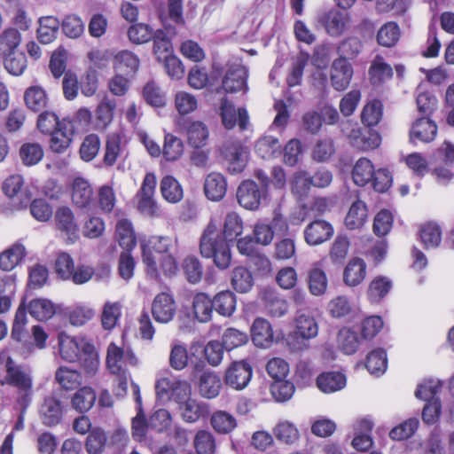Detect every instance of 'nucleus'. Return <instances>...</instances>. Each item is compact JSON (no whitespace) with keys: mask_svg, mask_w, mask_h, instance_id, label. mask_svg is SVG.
I'll return each instance as SVG.
<instances>
[{"mask_svg":"<svg viewBox=\"0 0 454 454\" xmlns=\"http://www.w3.org/2000/svg\"><path fill=\"white\" fill-rule=\"evenodd\" d=\"M215 310L222 316L230 317L236 309V296L231 291H223L217 294L214 300Z\"/></svg>","mask_w":454,"mask_h":454,"instance_id":"49530a36","label":"nucleus"},{"mask_svg":"<svg viewBox=\"0 0 454 454\" xmlns=\"http://www.w3.org/2000/svg\"><path fill=\"white\" fill-rule=\"evenodd\" d=\"M365 366L371 374H383L387 366V355L384 349L378 348L367 356Z\"/></svg>","mask_w":454,"mask_h":454,"instance_id":"680f3d73","label":"nucleus"},{"mask_svg":"<svg viewBox=\"0 0 454 454\" xmlns=\"http://www.w3.org/2000/svg\"><path fill=\"white\" fill-rule=\"evenodd\" d=\"M55 380L62 389L71 391L82 385V375L76 370L60 366L55 372Z\"/></svg>","mask_w":454,"mask_h":454,"instance_id":"c85d7f7f","label":"nucleus"},{"mask_svg":"<svg viewBox=\"0 0 454 454\" xmlns=\"http://www.w3.org/2000/svg\"><path fill=\"white\" fill-rule=\"evenodd\" d=\"M90 341L84 337H74L60 333L58 336L59 354L67 363H75L81 358V354L89 347Z\"/></svg>","mask_w":454,"mask_h":454,"instance_id":"20e7f679","label":"nucleus"},{"mask_svg":"<svg viewBox=\"0 0 454 454\" xmlns=\"http://www.w3.org/2000/svg\"><path fill=\"white\" fill-rule=\"evenodd\" d=\"M48 135L51 137L49 141L51 151L59 154L66 153L73 140L74 128L72 122L69 121L67 123H62L59 129Z\"/></svg>","mask_w":454,"mask_h":454,"instance_id":"a211bd4d","label":"nucleus"},{"mask_svg":"<svg viewBox=\"0 0 454 454\" xmlns=\"http://www.w3.org/2000/svg\"><path fill=\"white\" fill-rule=\"evenodd\" d=\"M253 342L261 348H267L272 341L273 333L270 323L262 318H256L251 327Z\"/></svg>","mask_w":454,"mask_h":454,"instance_id":"cd10ccee","label":"nucleus"},{"mask_svg":"<svg viewBox=\"0 0 454 454\" xmlns=\"http://www.w3.org/2000/svg\"><path fill=\"white\" fill-rule=\"evenodd\" d=\"M137 365V359L133 352L127 350L112 342L107 347L106 366L112 374L127 372V365Z\"/></svg>","mask_w":454,"mask_h":454,"instance_id":"39448f33","label":"nucleus"},{"mask_svg":"<svg viewBox=\"0 0 454 454\" xmlns=\"http://www.w3.org/2000/svg\"><path fill=\"white\" fill-rule=\"evenodd\" d=\"M366 277V263L361 258H353L343 270V282L346 286L355 287L363 283Z\"/></svg>","mask_w":454,"mask_h":454,"instance_id":"412c9836","label":"nucleus"},{"mask_svg":"<svg viewBox=\"0 0 454 454\" xmlns=\"http://www.w3.org/2000/svg\"><path fill=\"white\" fill-rule=\"evenodd\" d=\"M116 238L121 247L131 250L136 246V237L131 223L127 219H121L116 224Z\"/></svg>","mask_w":454,"mask_h":454,"instance_id":"603ef678","label":"nucleus"},{"mask_svg":"<svg viewBox=\"0 0 454 454\" xmlns=\"http://www.w3.org/2000/svg\"><path fill=\"white\" fill-rule=\"evenodd\" d=\"M437 133V126L434 121L427 118L418 119L413 124L410 131L411 140L427 143L432 141Z\"/></svg>","mask_w":454,"mask_h":454,"instance_id":"5701e85b","label":"nucleus"},{"mask_svg":"<svg viewBox=\"0 0 454 454\" xmlns=\"http://www.w3.org/2000/svg\"><path fill=\"white\" fill-rule=\"evenodd\" d=\"M160 190L162 197L169 203H176L184 196L181 184L172 176H165L161 179Z\"/></svg>","mask_w":454,"mask_h":454,"instance_id":"e433bc0d","label":"nucleus"},{"mask_svg":"<svg viewBox=\"0 0 454 454\" xmlns=\"http://www.w3.org/2000/svg\"><path fill=\"white\" fill-rule=\"evenodd\" d=\"M222 388L220 377L213 372H203L199 380V391L205 398L216 397Z\"/></svg>","mask_w":454,"mask_h":454,"instance_id":"bb28decb","label":"nucleus"},{"mask_svg":"<svg viewBox=\"0 0 454 454\" xmlns=\"http://www.w3.org/2000/svg\"><path fill=\"white\" fill-rule=\"evenodd\" d=\"M6 382L18 387L21 392H27L32 387L30 376L21 368L16 366L12 359L6 362Z\"/></svg>","mask_w":454,"mask_h":454,"instance_id":"b1692460","label":"nucleus"},{"mask_svg":"<svg viewBox=\"0 0 454 454\" xmlns=\"http://www.w3.org/2000/svg\"><path fill=\"white\" fill-rule=\"evenodd\" d=\"M223 155L227 164V169L231 174H238L244 170L248 160L247 147L239 143H231L224 145Z\"/></svg>","mask_w":454,"mask_h":454,"instance_id":"f8f14e48","label":"nucleus"},{"mask_svg":"<svg viewBox=\"0 0 454 454\" xmlns=\"http://www.w3.org/2000/svg\"><path fill=\"white\" fill-rule=\"evenodd\" d=\"M59 21L54 16H45L39 20L37 29L38 39L42 43L47 44L56 39L59 28Z\"/></svg>","mask_w":454,"mask_h":454,"instance_id":"2f4dec72","label":"nucleus"},{"mask_svg":"<svg viewBox=\"0 0 454 454\" xmlns=\"http://www.w3.org/2000/svg\"><path fill=\"white\" fill-rule=\"evenodd\" d=\"M184 129L189 145L199 149L207 145L209 131L205 123L200 121H190Z\"/></svg>","mask_w":454,"mask_h":454,"instance_id":"393cba45","label":"nucleus"},{"mask_svg":"<svg viewBox=\"0 0 454 454\" xmlns=\"http://www.w3.org/2000/svg\"><path fill=\"white\" fill-rule=\"evenodd\" d=\"M24 100L27 108L33 112H39L48 104V96L43 88L30 86L24 93Z\"/></svg>","mask_w":454,"mask_h":454,"instance_id":"f704fd0d","label":"nucleus"},{"mask_svg":"<svg viewBox=\"0 0 454 454\" xmlns=\"http://www.w3.org/2000/svg\"><path fill=\"white\" fill-rule=\"evenodd\" d=\"M400 36L401 30L397 23L388 21L380 27L376 39L380 45L390 48L397 43Z\"/></svg>","mask_w":454,"mask_h":454,"instance_id":"58836bf2","label":"nucleus"},{"mask_svg":"<svg viewBox=\"0 0 454 454\" xmlns=\"http://www.w3.org/2000/svg\"><path fill=\"white\" fill-rule=\"evenodd\" d=\"M107 442V436L101 428L92 429L85 442V448L89 454H100L104 450Z\"/></svg>","mask_w":454,"mask_h":454,"instance_id":"338daca9","label":"nucleus"},{"mask_svg":"<svg viewBox=\"0 0 454 454\" xmlns=\"http://www.w3.org/2000/svg\"><path fill=\"white\" fill-rule=\"evenodd\" d=\"M151 311L155 321L161 324L169 323L176 312L174 296L168 292L158 294L152 302Z\"/></svg>","mask_w":454,"mask_h":454,"instance_id":"6e6552de","label":"nucleus"},{"mask_svg":"<svg viewBox=\"0 0 454 454\" xmlns=\"http://www.w3.org/2000/svg\"><path fill=\"white\" fill-rule=\"evenodd\" d=\"M367 207L362 200L355 201L345 218V224L349 230L361 228L367 219Z\"/></svg>","mask_w":454,"mask_h":454,"instance_id":"72a5a7b5","label":"nucleus"},{"mask_svg":"<svg viewBox=\"0 0 454 454\" xmlns=\"http://www.w3.org/2000/svg\"><path fill=\"white\" fill-rule=\"evenodd\" d=\"M353 67L352 65L344 59L338 58L333 60L330 70V80L332 86L338 91L345 90L352 79Z\"/></svg>","mask_w":454,"mask_h":454,"instance_id":"4468645a","label":"nucleus"},{"mask_svg":"<svg viewBox=\"0 0 454 454\" xmlns=\"http://www.w3.org/2000/svg\"><path fill=\"white\" fill-rule=\"evenodd\" d=\"M369 75L373 84H380L392 77L393 70L392 67L384 61L382 57L376 56L370 67Z\"/></svg>","mask_w":454,"mask_h":454,"instance_id":"37998d69","label":"nucleus"},{"mask_svg":"<svg viewBox=\"0 0 454 454\" xmlns=\"http://www.w3.org/2000/svg\"><path fill=\"white\" fill-rule=\"evenodd\" d=\"M200 253L207 259H212L220 270L231 265V251L229 242L218 230L217 223L210 220L200 239Z\"/></svg>","mask_w":454,"mask_h":454,"instance_id":"f03ea898","label":"nucleus"},{"mask_svg":"<svg viewBox=\"0 0 454 454\" xmlns=\"http://www.w3.org/2000/svg\"><path fill=\"white\" fill-rule=\"evenodd\" d=\"M139 66L138 58L131 51H121L114 57V67L125 74L135 73Z\"/></svg>","mask_w":454,"mask_h":454,"instance_id":"4c0bfd02","label":"nucleus"},{"mask_svg":"<svg viewBox=\"0 0 454 454\" xmlns=\"http://www.w3.org/2000/svg\"><path fill=\"white\" fill-rule=\"evenodd\" d=\"M248 71L240 63H233L229 66L225 76L223 79V90L227 93H234L243 90L247 92L248 90L247 79Z\"/></svg>","mask_w":454,"mask_h":454,"instance_id":"9b49d317","label":"nucleus"},{"mask_svg":"<svg viewBox=\"0 0 454 454\" xmlns=\"http://www.w3.org/2000/svg\"><path fill=\"white\" fill-rule=\"evenodd\" d=\"M21 42L20 32L9 27L4 29L0 35V52L3 56L12 55Z\"/></svg>","mask_w":454,"mask_h":454,"instance_id":"6e6d98bb","label":"nucleus"},{"mask_svg":"<svg viewBox=\"0 0 454 454\" xmlns=\"http://www.w3.org/2000/svg\"><path fill=\"white\" fill-rule=\"evenodd\" d=\"M64 405L62 402L53 395L43 398L39 408V415L43 425L53 427L58 425L63 417Z\"/></svg>","mask_w":454,"mask_h":454,"instance_id":"ddd939ff","label":"nucleus"},{"mask_svg":"<svg viewBox=\"0 0 454 454\" xmlns=\"http://www.w3.org/2000/svg\"><path fill=\"white\" fill-rule=\"evenodd\" d=\"M192 309L200 322H207L211 319L213 309H215L213 300L207 294L199 293L193 297Z\"/></svg>","mask_w":454,"mask_h":454,"instance_id":"473e14b6","label":"nucleus"},{"mask_svg":"<svg viewBox=\"0 0 454 454\" xmlns=\"http://www.w3.org/2000/svg\"><path fill=\"white\" fill-rule=\"evenodd\" d=\"M3 190L18 208L27 207L31 200V192L24 187V179L20 175L9 176L3 184Z\"/></svg>","mask_w":454,"mask_h":454,"instance_id":"9d476101","label":"nucleus"},{"mask_svg":"<svg viewBox=\"0 0 454 454\" xmlns=\"http://www.w3.org/2000/svg\"><path fill=\"white\" fill-rule=\"evenodd\" d=\"M308 284L309 290L313 295L320 296L325 293L328 279L320 263H314L310 267L308 272Z\"/></svg>","mask_w":454,"mask_h":454,"instance_id":"a878e982","label":"nucleus"},{"mask_svg":"<svg viewBox=\"0 0 454 454\" xmlns=\"http://www.w3.org/2000/svg\"><path fill=\"white\" fill-rule=\"evenodd\" d=\"M392 288V282L386 277L374 278L368 286V297L372 302L380 301Z\"/></svg>","mask_w":454,"mask_h":454,"instance_id":"5fc2aeb1","label":"nucleus"},{"mask_svg":"<svg viewBox=\"0 0 454 454\" xmlns=\"http://www.w3.org/2000/svg\"><path fill=\"white\" fill-rule=\"evenodd\" d=\"M30 315L39 321L51 318L56 312L55 304L47 299H34L28 306Z\"/></svg>","mask_w":454,"mask_h":454,"instance_id":"a18cd8bd","label":"nucleus"},{"mask_svg":"<svg viewBox=\"0 0 454 454\" xmlns=\"http://www.w3.org/2000/svg\"><path fill=\"white\" fill-rule=\"evenodd\" d=\"M184 153V143L183 141L172 135L167 134L164 138V145L162 149V154L167 160L175 161L177 160Z\"/></svg>","mask_w":454,"mask_h":454,"instance_id":"bf43d9fd","label":"nucleus"},{"mask_svg":"<svg viewBox=\"0 0 454 454\" xmlns=\"http://www.w3.org/2000/svg\"><path fill=\"white\" fill-rule=\"evenodd\" d=\"M335 153V145L333 139L324 137L318 139L311 153L312 159L317 162L329 160Z\"/></svg>","mask_w":454,"mask_h":454,"instance_id":"0e129e2a","label":"nucleus"},{"mask_svg":"<svg viewBox=\"0 0 454 454\" xmlns=\"http://www.w3.org/2000/svg\"><path fill=\"white\" fill-rule=\"evenodd\" d=\"M68 121L69 120L66 118L59 120L53 111H43L37 117L36 127L41 133L48 135L59 129L62 123Z\"/></svg>","mask_w":454,"mask_h":454,"instance_id":"3c124183","label":"nucleus"},{"mask_svg":"<svg viewBox=\"0 0 454 454\" xmlns=\"http://www.w3.org/2000/svg\"><path fill=\"white\" fill-rule=\"evenodd\" d=\"M127 155L125 141L118 133L110 134L106 143L104 163L106 166H113L117 160Z\"/></svg>","mask_w":454,"mask_h":454,"instance_id":"4be33fe9","label":"nucleus"},{"mask_svg":"<svg viewBox=\"0 0 454 454\" xmlns=\"http://www.w3.org/2000/svg\"><path fill=\"white\" fill-rule=\"evenodd\" d=\"M227 192V181L223 175L218 172L208 174L204 182V192L212 201L221 200Z\"/></svg>","mask_w":454,"mask_h":454,"instance_id":"aec40b11","label":"nucleus"},{"mask_svg":"<svg viewBox=\"0 0 454 454\" xmlns=\"http://www.w3.org/2000/svg\"><path fill=\"white\" fill-rule=\"evenodd\" d=\"M67 316L72 325L82 326L94 317L95 310L88 305L77 304L67 309Z\"/></svg>","mask_w":454,"mask_h":454,"instance_id":"864d4df0","label":"nucleus"},{"mask_svg":"<svg viewBox=\"0 0 454 454\" xmlns=\"http://www.w3.org/2000/svg\"><path fill=\"white\" fill-rule=\"evenodd\" d=\"M252 374V367L247 362H233L225 372L224 381L231 388L242 390L250 382Z\"/></svg>","mask_w":454,"mask_h":454,"instance_id":"1a4fd4ad","label":"nucleus"},{"mask_svg":"<svg viewBox=\"0 0 454 454\" xmlns=\"http://www.w3.org/2000/svg\"><path fill=\"white\" fill-rule=\"evenodd\" d=\"M362 343L357 333L350 328H342L338 333L339 348L347 355L356 353Z\"/></svg>","mask_w":454,"mask_h":454,"instance_id":"de8ad7c7","label":"nucleus"},{"mask_svg":"<svg viewBox=\"0 0 454 454\" xmlns=\"http://www.w3.org/2000/svg\"><path fill=\"white\" fill-rule=\"evenodd\" d=\"M243 232V222L240 216L234 213H229L223 223V229L222 231L224 239L230 242L234 240L238 236Z\"/></svg>","mask_w":454,"mask_h":454,"instance_id":"e2e57ef3","label":"nucleus"},{"mask_svg":"<svg viewBox=\"0 0 454 454\" xmlns=\"http://www.w3.org/2000/svg\"><path fill=\"white\" fill-rule=\"evenodd\" d=\"M419 237L426 248H434L441 243L442 231L438 224L427 223L420 227Z\"/></svg>","mask_w":454,"mask_h":454,"instance_id":"4d7b16f0","label":"nucleus"},{"mask_svg":"<svg viewBox=\"0 0 454 454\" xmlns=\"http://www.w3.org/2000/svg\"><path fill=\"white\" fill-rule=\"evenodd\" d=\"M156 393L160 398L168 397L172 391L182 390L184 395H190L191 387L187 381L176 379L161 378L157 380Z\"/></svg>","mask_w":454,"mask_h":454,"instance_id":"c756f323","label":"nucleus"},{"mask_svg":"<svg viewBox=\"0 0 454 454\" xmlns=\"http://www.w3.org/2000/svg\"><path fill=\"white\" fill-rule=\"evenodd\" d=\"M255 152L262 159H271L281 154V144L277 137L264 136L255 143Z\"/></svg>","mask_w":454,"mask_h":454,"instance_id":"c9c22d12","label":"nucleus"},{"mask_svg":"<svg viewBox=\"0 0 454 454\" xmlns=\"http://www.w3.org/2000/svg\"><path fill=\"white\" fill-rule=\"evenodd\" d=\"M121 304L120 302L106 301L104 304L101 323L106 330H112L117 325L121 315Z\"/></svg>","mask_w":454,"mask_h":454,"instance_id":"052dcab7","label":"nucleus"},{"mask_svg":"<svg viewBox=\"0 0 454 454\" xmlns=\"http://www.w3.org/2000/svg\"><path fill=\"white\" fill-rule=\"evenodd\" d=\"M61 27L63 33L69 38H79L84 32V23L76 14L67 15L62 22Z\"/></svg>","mask_w":454,"mask_h":454,"instance_id":"774afa93","label":"nucleus"},{"mask_svg":"<svg viewBox=\"0 0 454 454\" xmlns=\"http://www.w3.org/2000/svg\"><path fill=\"white\" fill-rule=\"evenodd\" d=\"M318 334V324L310 312L301 311L294 320V330L287 344L293 351H302L309 348L308 340Z\"/></svg>","mask_w":454,"mask_h":454,"instance_id":"7ed1b4c3","label":"nucleus"},{"mask_svg":"<svg viewBox=\"0 0 454 454\" xmlns=\"http://www.w3.org/2000/svg\"><path fill=\"white\" fill-rule=\"evenodd\" d=\"M374 167L370 160L360 158L355 164L352 178L356 184L364 186L372 180Z\"/></svg>","mask_w":454,"mask_h":454,"instance_id":"79ce46f5","label":"nucleus"},{"mask_svg":"<svg viewBox=\"0 0 454 454\" xmlns=\"http://www.w3.org/2000/svg\"><path fill=\"white\" fill-rule=\"evenodd\" d=\"M54 221L57 230L68 239L74 241L78 238V223L70 207L66 206L59 207L55 212Z\"/></svg>","mask_w":454,"mask_h":454,"instance_id":"dca6fc26","label":"nucleus"},{"mask_svg":"<svg viewBox=\"0 0 454 454\" xmlns=\"http://www.w3.org/2000/svg\"><path fill=\"white\" fill-rule=\"evenodd\" d=\"M72 201L80 208L89 207L94 201V192L90 183L77 177L72 184Z\"/></svg>","mask_w":454,"mask_h":454,"instance_id":"6ab92c4d","label":"nucleus"},{"mask_svg":"<svg viewBox=\"0 0 454 454\" xmlns=\"http://www.w3.org/2000/svg\"><path fill=\"white\" fill-rule=\"evenodd\" d=\"M210 424L218 434H227L236 428L237 420L225 411H216L210 418Z\"/></svg>","mask_w":454,"mask_h":454,"instance_id":"ea45409f","label":"nucleus"},{"mask_svg":"<svg viewBox=\"0 0 454 454\" xmlns=\"http://www.w3.org/2000/svg\"><path fill=\"white\" fill-rule=\"evenodd\" d=\"M96 401V393L90 387L79 388L71 400L72 407L79 412H86L92 408Z\"/></svg>","mask_w":454,"mask_h":454,"instance_id":"a19ab883","label":"nucleus"},{"mask_svg":"<svg viewBox=\"0 0 454 454\" xmlns=\"http://www.w3.org/2000/svg\"><path fill=\"white\" fill-rule=\"evenodd\" d=\"M25 255V248L21 245H14L0 254V269L10 271L14 269Z\"/></svg>","mask_w":454,"mask_h":454,"instance_id":"8fccbe9b","label":"nucleus"},{"mask_svg":"<svg viewBox=\"0 0 454 454\" xmlns=\"http://www.w3.org/2000/svg\"><path fill=\"white\" fill-rule=\"evenodd\" d=\"M265 195V189L260 188L255 182L251 180L243 181L237 190L238 202L248 210L258 209Z\"/></svg>","mask_w":454,"mask_h":454,"instance_id":"423d86ee","label":"nucleus"},{"mask_svg":"<svg viewBox=\"0 0 454 454\" xmlns=\"http://www.w3.org/2000/svg\"><path fill=\"white\" fill-rule=\"evenodd\" d=\"M177 247V239L173 236H152L141 242L142 259L147 276L159 279L160 275L173 277L178 265L173 252Z\"/></svg>","mask_w":454,"mask_h":454,"instance_id":"f257e3e1","label":"nucleus"},{"mask_svg":"<svg viewBox=\"0 0 454 454\" xmlns=\"http://www.w3.org/2000/svg\"><path fill=\"white\" fill-rule=\"evenodd\" d=\"M143 98L154 107H162L166 104V96L160 87L153 81L146 82L143 88Z\"/></svg>","mask_w":454,"mask_h":454,"instance_id":"13d9d810","label":"nucleus"},{"mask_svg":"<svg viewBox=\"0 0 454 454\" xmlns=\"http://www.w3.org/2000/svg\"><path fill=\"white\" fill-rule=\"evenodd\" d=\"M220 115L223 126L231 129L238 123L239 129L244 130L248 125V114L245 108L236 110L235 106L226 98H223L220 106Z\"/></svg>","mask_w":454,"mask_h":454,"instance_id":"2eb2a0df","label":"nucleus"},{"mask_svg":"<svg viewBox=\"0 0 454 454\" xmlns=\"http://www.w3.org/2000/svg\"><path fill=\"white\" fill-rule=\"evenodd\" d=\"M193 445L197 454H215L216 449L215 437L207 430L197 432Z\"/></svg>","mask_w":454,"mask_h":454,"instance_id":"69168bd1","label":"nucleus"},{"mask_svg":"<svg viewBox=\"0 0 454 454\" xmlns=\"http://www.w3.org/2000/svg\"><path fill=\"white\" fill-rule=\"evenodd\" d=\"M231 283L237 292L243 294L251 290L254 286V278L247 268L239 266L233 269Z\"/></svg>","mask_w":454,"mask_h":454,"instance_id":"c03bdc74","label":"nucleus"},{"mask_svg":"<svg viewBox=\"0 0 454 454\" xmlns=\"http://www.w3.org/2000/svg\"><path fill=\"white\" fill-rule=\"evenodd\" d=\"M318 388L326 394L342 389L346 386V378L340 372H325L317 379Z\"/></svg>","mask_w":454,"mask_h":454,"instance_id":"7c9ffc66","label":"nucleus"},{"mask_svg":"<svg viewBox=\"0 0 454 454\" xmlns=\"http://www.w3.org/2000/svg\"><path fill=\"white\" fill-rule=\"evenodd\" d=\"M317 23L325 28L327 35L339 37L348 29L349 17L347 13L332 9L319 14Z\"/></svg>","mask_w":454,"mask_h":454,"instance_id":"0eeeda50","label":"nucleus"},{"mask_svg":"<svg viewBox=\"0 0 454 454\" xmlns=\"http://www.w3.org/2000/svg\"><path fill=\"white\" fill-rule=\"evenodd\" d=\"M334 230L333 225L325 220H315L304 230V239L309 246L320 245L332 238Z\"/></svg>","mask_w":454,"mask_h":454,"instance_id":"f3484780","label":"nucleus"},{"mask_svg":"<svg viewBox=\"0 0 454 454\" xmlns=\"http://www.w3.org/2000/svg\"><path fill=\"white\" fill-rule=\"evenodd\" d=\"M116 101L105 97L98 106L96 111L97 126L99 129H106L113 121Z\"/></svg>","mask_w":454,"mask_h":454,"instance_id":"09e8293b","label":"nucleus"}]
</instances>
